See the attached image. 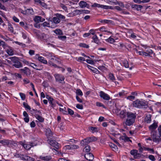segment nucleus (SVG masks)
<instances>
[{
  "instance_id": "obj_1",
  "label": "nucleus",
  "mask_w": 161,
  "mask_h": 161,
  "mask_svg": "<svg viewBox=\"0 0 161 161\" xmlns=\"http://www.w3.org/2000/svg\"><path fill=\"white\" fill-rule=\"evenodd\" d=\"M136 117V114L129 112L127 116V118L124 121V124L126 126H130L133 125Z\"/></svg>"
},
{
  "instance_id": "obj_2",
  "label": "nucleus",
  "mask_w": 161,
  "mask_h": 161,
  "mask_svg": "<svg viewBox=\"0 0 161 161\" xmlns=\"http://www.w3.org/2000/svg\"><path fill=\"white\" fill-rule=\"evenodd\" d=\"M133 104L134 107L139 108H146L148 107L147 102L138 99L134 101Z\"/></svg>"
},
{
  "instance_id": "obj_3",
  "label": "nucleus",
  "mask_w": 161,
  "mask_h": 161,
  "mask_svg": "<svg viewBox=\"0 0 161 161\" xmlns=\"http://www.w3.org/2000/svg\"><path fill=\"white\" fill-rule=\"evenodd\" d=\"M97 140V138L94 136L87 137L81 141L80 144L81 146H84L87 145L89 143Z\"/></svg>"
},
{
  "instance_id": "obj_4",
  "label": "nucleus",
  "mask_w": 161,
  "mask_h": 161,
  "mask_svg": "<svg viewBox=\"0 0 161 161\" xmlns=\"http://www.w3.org/2000/svg\"><path fill=\"white\" fill-rule=\"evenodd\" d=\"M151 136L153 137V141L155 142H158L160 141V136H159L157 132L154 130H152Z\"/></svg>"
},
{
  "instance_id": "obj_5",
  "label": "nucleus",
  "mask_w": 161,
  "mask_h": 161,
  "mask_svg": "<svg viewBox=\"0 0 161 161\" xmlns=\"http://www.w3.org/2000/svg\"><path fill=\"white\" fill-rule=\"evenodd\" d=\"M19 60L18 58L16 57H12L8 58V59H6V61L9 64H13L16 63Z\"/></svg>"
},
{
  "instance_id": "obj_6",
  "label": "nucleus",
  "mask_w": 161,
  "mask_h": 161,
  "mask_svg": "<svg viewBox=\"0 0 161 161\" xmlns=\"http://www.w3.org/2000/svg\"><path fill=\"white\" fill-rule=\"evenodd\" d=\"M59 61L58 59L56 58H51L50 60L49 61L48 63L51 65L54 66L55 67H57V66L56 64L58 63Z\"/></svg>"
},
{
  "instance_id": "obj_7",
  "label": "nucleus",
  "mask_w": 161,
  "mask_h": 161,
  "mask_svg": "<svg viewBox=\"0 0 161 161\" xmlns=\"http://www.w3.org/2000/svg\"><path fill=\"white\" fill-rule=\"evenodd\" d=\"M54 76L55 78L56 81L59 82L60 83H62V82L64 81V76L60 74H55Z\"/></svg>"
},
{
  "instance_id": "obj_8",
  "label": "nucleus",
  "mask_w": 161,
  "mask_h": 161,
  "mask_svg": "<svg viewBox=\"0 0 161 161\" xmlns=\"http://www.w3.org/2000/svg\"><path fill=\"white\" fill-rule=\"evenodd\" d=\"M100 97L106 100H109L110 99L109 96L103 91H100L99 92Z\"/></svg>"
},
{
  "instance_id": "obj_9",
  "label": "nucleus",
  "mask_w": 161,
  "mask_h": 161,
  "mask_svg": "<svg viewBox=\"0 0 161 161\" xmlns=\"http://www.w3.org/2000/svg\"><path fill=\"white\" fill-rule=\"evenodd\" d=\"M49 144L56 149H58L60 147L59 143L54 140H48Z\"/></svg>"
},
{
  "instance_id": "obj_10",
  "label": "nucleus",
  "mask_w": 161,
  "mask_h": 161,
  "mask_svg": "<svg viewBox=\"0 0 161 161\" xmlns=\"http://www.w3.org/2000/svg\"><path fill=\"white\" fill-rule=\"evenodd\" d=\"M129 112L126 111L125 110L121 111L119 114V117L122 119H125Z\"/></svg>"
},
{
  "instance_id": "obj_11",
  "label": "nucleus",
  "mask_w": 161,
  "mask_h": 161,
  "mask_svg": "<svg viewBox=\"0 0 161 161\" xmlns=\"http://www.w3.org/2000/svg\"><path fill=\"white\" fill-rule=\"evenodd\" d=\"M20 70L21 72L24 73L27 76L31 75V72L30 70L26 67H25L23 69H20Z\"/></svg>"
},
{
  "instance_id": "obj_12",
  "label": "nucleus",
  "mask_w": 161,
  "mask_h": 161,
  "mask_svg": "<svg viewBox=\"0 0 161 161\" xmlns=\"http://www.w3.org/2000/svg\"><path fill=\"white\" fill-rule=\"evenodd\" d=\"M85 158L89 161H92L94 159L93 155L91 153H87L85 155Z\"/></svg>"
},
{
  "instance_id": "obj_13",
  "label": "nucleus",
  "mask_w": 161,
  "mask_h": 161,
  "mask_svg": "<svg viewBox=\"0 0 161 161\" xmlns=\"http://www.w3.org/2000/svg\"><path fill=\"white\" fill-rule=\"evenodd\" d=\"M92 7H98L108 9L109 6L101 5L97 3H95L92 5Z\"/></svg>"
},
{
  "instance_id": "obj_14",
  "label": "nucleus",
  "mask_w": 161,
  "mask_h": 161,
  "mask_svg": "<svg viewBox=\"0 0 161 161\" xmlns=\"http://www.w3.org/2000/svg\"><path fill=\"white\" fill-rule=\"evenodd\" d=\"M87 67L91 70L93 72L97 74H99L100 71L96 68H94L88 64L86 65Z\"/></svg>"
},
{
  "instance_id": "obj_15",
  "label": "nucleus",
  "mask_w": 161,
  "mask_h": 161,
  "mask_svg": "<svg viewBox=\"0 0 161 161\" xmlns=\"http://www.w3.org/2000/svg\"><path fill=\"white\" fill-rule=\"evenodd\" d=\"M40 158L44 161H49L52 159V157L50 155H47L45 156H40Z\"/></svg>"
},
{
  "instance_id": "obj_16",
  "label": "nucleus",
  "mask_w": 161,
  "mask_h": 161,
  "mask_svg": "<svg viewBox=\"0 0 161 161\" xmlns=\"http://www.w3.org/2000/svg\"><path fill=\"white\" fill-rule=\"evenodd\" d=\"M131 7L134 9L139 11L141 10L142 8L143 7L141 5L133 4L131 5Z\"/></svg>"
},
{
  "instance_id": "obj_17",
  "label": "nucleus",
  "mask_w": 161,
  "mask_h": 161,
  "mask_svg": "<svg viewBox=\"0 0 161 161\" xmlns=\"http://www.w3.org/2000/svg\"><path fill=\"white\" fill-rule=\"evenodd\" d=\"M79 4L80 7L81 8L87 7L88 8L89 5L87 4L86 2L84 1H81L79 3Z\"/></svg>"
},
{
  "instance_id": "obj_18",
  "label": "nucleus",
  "mask_w": 161,
  "mask_h": 161,
  "mask_svg": "<svg viewBox=\"0 0 161 161\" xmlns=\"http://www.w3.org/2000/svg\"><path fill=\"white\" fill-rule=\"evenodd\" d=\"M46 135L48 138H51L53 136V133L50 128H47L46 130Z\"/></svg>"
},
{
  "instance_id": "obj_19",
  "label": "nucleus",
  "mask_w": 161,
  "mask_h": 161,
  "mask_svg": "<svg viewBox=\"0 0 161 161\" xmlns=\"http://www.w3.org/2000/svg\"><path fill=\"white\" fill-rule=\"evenodd\" d=\"M79 14H80L79 11L78 10H76L70 13H69L68 14V16L69 17H72Z\"/></svg>"
},
{
  "instance_id": "obj_20",
  "label": "nucleus",
  "mask_w": 161,
  "mask_h": 161,
  "mask_svg": "<svg viewBox=\"0 0 161 161\" xmlns=\"http://www.w3.org/2000/svg\"><path fill=\"white\" fill-rule=\"evenodd\" d=\"M49 102L51 104V107L52 108H54L56 104L58 103V102L53 98L49 101Z\"/></svg>"
},
{
  "instance_id": "obj_21",
  "label": "nucleus",
  "mask_w": 161,
  "mask_h": 161,
  "mask_svg": "<svg viewBox=\"0 0 161 161\" xmlns=\"http://www.w3.org/2000/svg\"><path fill=\"white\" fill-rule=\"evenodd\" d=\"M144 121L147 123H150L151 121V115L148 114L146 116L144 119Z\"/></svg>"
},
{
  "instance_id": "obj_22",
  "label": "nucleus",
  "mask_w": 161,
  "mask_h": 161,
  "mask_svg": "<svg viewBox=\"0 0 161 161\" xmlns=\"http://www.w3.org/2000/svg\"><path fill=\"white\" fill-rule=\"evenodd\" d=\"M12 65L15 68H19L22 66V64L19 61V60L16 62V63L13 64Z\"/></svg>"
},
{
  "instance_id": "obj_23",
  "label": "nucleus",
  "mask_w": 161,
  "mask_h": 161,
  "mask_svg": "<svg viewBox=\"0 0 161 161\" xmlns=\"http://www.w3.org/2000/svg\"><path fill=\"white\" fill-rule=\"evenodd\" d=\"M36 118L40 122H43L44 121V118L38 114H36L35 116Z\"/></svg>"
},
{
  "instance_id": "obj_24",
  "label": "nucleus",
  "mask_w": 161,
  "mask_h": 161,
  "mask_svg": "<svg viewBox=\"0 0 161 161\" xmlns=\"http://www.w3.org/2000/svg\"><path fill=\"white\" fill-rule=\"evenodd\" d=\"M38 60L44 64H47V60L45 59L42 56H39L38 58Z\"/></svg>"
},
{
  "instance_id": "obj_25",
  "label": "nucleus",
  "mask_w": 161,
  "mask_h": 161,
  "mask_svg": "<svg viewBox=\"0 0 161 161\" xmlns=\"http://www.w3.org/2000/svg\"><path fill=\"white\" fill-rule=\"evenodd\" d=\"M0 143L3 145H8L9 144V142L8 140L4 139L0 140Z\"/></svg>"
},
{
  "instance_id": "obj_26",
  "label": "nucleus",
  "mask_w": 161,
  "mask_h": 161,
  "mask_svg": "<svg viewBox=\"0 0 161 161\" xmlns=\"http://www.w3.org/2000/svg\"><path fill=\"white\" fill-rule=\"evenodd\" d=\"M157 124L156 123H153L149 127V129L152 130H154L156 129L157 127Z\"/></svg>"
},
{
  "instance_id": "obj_27",
  "label": "nucleus",
  "mask_w": 161,
  "mask_h": 161,
  "mask_svg": "<svg viewBox=\"0 0 161 161\" xmlns=\"http://www.w3.org/2000/svg\"><path fill=\"white\" fill-rule=\"evenodd\" d=\"M24 157L25 160L26 161H34L35 160L34 158L31 157L26 155H25Z\"/></svg>"
},
{
  "instance_id": "obj_28",
  "label": "nucleus",
  "mask_w": 161,
  "mask_h": 161,
  "mask_svg": "<svg viewBox=\"0 0 161 161\" xmlns=\"http://www.w3.org/2000/svg\"><path fill=\"white\" fill-rule=\"evenodd\" d=\"M53 21L55 24H57L59 23L60 22V20L59 19L58 16H56V17H53Z\"/></svg>"
},
{
  "instance_id": "obj_29",
  "label": "nucleus",
  "mask_w": 161,
  "mask_h": 161,
  "mask_svg": "<svg viewBox=\"0 0 161 161\" xmlns=\"http://www.w3.org/2000/svg\"><path fill=\"white\" fill-rule=\"evenodd\" d=\"M92 39L93 40V42L95 43L98 44L99 42V41L98 38L96 35H95L92 37Z\"/></svg>"
},
{
  "instance_id": "obj_30",
  "label": "nucleus",
  "mask_w": 161,
  "mask_h": 161,
  "mask_svg": "<svg viewBox=\"0 0 161 161\" xmlns=\"http://www.w3.org/2000/svg\"><path fill=\"white\" fill-rule=\"evenodd\" d=\"M91 150V147L89 145H86L83 149V151L87 153L89 152Z\"/></svg>"
},
{
  "instance_id": "obj_31",
  "label": "nucleus",
  "mask_w": 161,
  "mask_h": 161,
  "mask_svg": "<svg viewBox=\"0 0 161 161\" xmlns=\"http://www.w3.org/2000/svg\"><path fill=\"white\" fill-rule=\"evenodd\" d=\"M138 151L136 150H132L130 152V153L131 155H134L135 157L137 156V155H139V154L137 153Z\"/></svg>"
},
{
  "instance_id": "obj_32",
  "label": "nucleus",
  "mask_w": 161,
  "mask_h": 161,
  "mask_svg": "<svg viewBox=\"0 0 161 161\" xmlns=\"http://www.w3.org/2000/svg\"><path fill=\"white\" fill-rule=\"evenodd\" d=\"M54 32L58 35H62L63 34L62 31L60 29H56V30L54 31Z\"/></svg>"
},
{
  "instance_id": "obj_33",
  "label": "nucleus",
  "mask_w": 161,
  "mask_h": 161,
  "mask_svg": "<svg viewBox=\"0 0 161 161\" xmlns=\"http://www.w3.org/2000/svg\"><path fill=\"white\" fill-rule=\"evenodd\" d=\"M105 40L107 42H108L110 43H112L115 42V40L111 38V37H109L108 39H106Z\"/></svg>"
},
{
  "instance_id": "obj_34",
  "label": "nucleus",
  "mask_w": 161,
  "mask_h": 161,
  "mask_svg": "<svg viewBox=\"0 0 161 161\" xmlns=\"http://www.w3.org/2000/svg\"><path fill=\"white\" fill-rule=\"evenodd\" d=\"M8 30L11 32H13L14 31L13 27L12 26V24L8 23Z\"/></svg>"
},
{
  "instance_id": "obj_35",
  "label": "nucleus",
  "mask_w": 161,
  "mask_h": 161,
  "mask_svg": "<svg viewBox=\"0 0 161 161\" xmlns=\"http://www.w3.org/2000/svg\"><path fill=\"white\" fill-rule=\"evenodd\" d=\"M115 5L118 4L119 5L121 8H124L125 7V6L124 4L123 3L120 1H118L116 0V1L115 3Z\"/></svg>"
},
{
  "instance_id": "obj_36",
  "label": "nucleus",
  "mask_w": 161,
  "mask_h": 161,
  "mask_svg": "<svg viewBox=\"0 0 161 161\" xmlns=\"http://www.w3.org/2000/svg\"><path fill=\"white\" fill-rule=\"evenodd\" d=\"M41 16H36L34 19V20L36 22H41Z\"/></svg>"
},
{
  "instance_id": "obj_37",
  "label": "nucleus",
  "mask_w": 161,
  "mask_h": 161,
  "mask_svg": "<svg viewBox=\"0 0 161 161\" xmlns=\"http://www.w3.org/2000/svg\"><path fill=\"white\" fill-rule=\"evenodd\" d=\"M89 129L90 130L92 131V132L93 133H94L95 132H98V129L97 127H90Z\"/></svg>"
},
{
  "instance_id": "obj_38",
  "label": "nucleus",
  "mask_w": 161,
  "mask_h": 161,
  "mask_svg": "<svg viewBox=\"0 0 161 161\" xmlns=\"http://www.w3.org/2000/svg\"><path fill=\"white\" fill-rule=\"evenodd\" d=\"M7 52L9 55H12L14 54V51L13 50L10 48L7 50Z\"/></svg>"
},
{
  "instance_id": "obj_39",
  "label": "nucleus",
  "mask_w": 161,
  "mask_h": 161,
  "mask_svg": "<svg viewBox=\"0 0 161 161\" xmlns=\"http://www.w3.org/2000/svg\"><path fill=\"white\" fill-rule=\"evenodd\" d=\"M23 147L25 149L27 150H30L31 147V146H30L28 143L26 144H24Z\"/></svg>"
},
{
  "instance_id": "obj_40",
  "label": "nucleus",
  "mask_w": 161,
  "mask_h": 161,
  "mask_svg": "<svg viewBox=\"0 0 161 161\" xmlns=\"http://www.w3.org/2000/svg\"><path fill=\"white\" fill-rule=\"evenodd\" d=\"M109 78L112 81H114L115 80L113 74L110 73L109 74Z\"/></svg>"
},
{
  "instance_id": "obj_41",
  "label": "nucleus",
  "mask_w": 161,
  "mask_h": 161,
  "mask_svg": "<svg viewBox=\"0 0 161 161\" xmlns=\"http://www.w3.org/2000/svg\"><path fill=\"white\" fill-rule=\"evenodd\" d=\"M106 28L104 26H102V27L100 28L99 30L102 31H104L105 32H108L110 33H112V32H110V31H108L106 30Z\"/></svg>"
},
{
  "instance_id": "obj_42",
  "label": "nucleus",
  "mask_w": 161,
  "mask_h": 161,
  "mask_svg": "<svg viewBox=\"0 0 161 161\" xmlns=\"http://www.w3.org/2000/svg\"><path fill=\"white\" fill-rule=\"evenodd\" d=\"M30 66L33 68L34 69H36V70H39V69L38 68V66L33 63H31L30 64Z\"/></svg>"
},
{
  "instance_id": "obj_43",
  "label": "nucleus",
  "mask_w": 161,
  "mask_h": 161,
  "mask_svg": "<svg viewBox=\"0 0 161 161\" xmlns=\"http://www.w3.org/2000/svg\"><path fill=\"white\" fill-rule=\"evenodd\" d=\"M79 45L80 47L86 48H88L89 47V46L88 45H87L84 43H80Z\"/></svg>"
},
{
  "instance_id": "obj_44",
  "label": "nucleus",
  "mask_w": 161,
  "mask_h": 161,
  "mask_svg": "<svg viewBox=\"0 0 161 161\" xmlns=\"http://www.w3.org/2000/svg\"><path fill=\"white\" fill-rule=\"evenodd\" d=\"M56 16H58V17L59 19H65V17L60 14H57Z\"/></svg>"
},
{
  "instance_id": "obj_45",
  "label": "nucleus",
  "mask_w": 161,
  "mask_h": 161,
  "mask_svg": "<svg viewBox=\"0 0 161 161\" xmlns=\"http://www.w3.org/2000/svg\"><path fill=\"white\" fill-rule=\"evenodd\" d=\"M124 66L126 68H128L129 64L128 62L126 60H124L123 62Z\"/></svg>"
},
{
  "instance_id": "obj_46",
  "label": "nucleus",
  "mask_w": 161,
  "mask_h": 161,
  "mask_svg": "<svg viewBox=\"0 0 161 161\" xmlns=\"http://www.w3.org/2000/svg\"><path fill=\"white\" fill-rule=\"evenodd\" d=\"M138 53L139 54L141 55L145 56H148V55L147 54V52H142V51H139Z\"/></svg>"
},
{
  "instance_id": "obj_47",
  "label": "nucleus",
  "mask_w": 161,
  "mask_h": 161,
  "mask_svg": "<svg viewBox=\"0 0 161 161\" xmlns=\"http://www.w3.org/2000/svg\"><path fill=\"white\" fill-rule=\"evenodd\" d=\"M70 147H71V149H76L79 148V146L78 145L75 144L70 145Z\"/></svg>"
},
{
  "instance_id": "obj_48",
  "label": "nucleus",
  "mask_w": 161,
  "mask_h": 161,
  "mask_svg": "<svg viewBox=\"0 0 161 161\" xmlns=\"http://www.w3.org/2000/svg\"><path fill=\"white\" fill-rule=\"evenodd\" d=\"M76 60L78 62H81L82 61H85V58L82 57H79L77 58H76Z\"/></svg>"
},
{
  "instance_id": "obj_49",
  "label": "nucleus",
  "mask_w": 161,
  "mask_h": 161,
  "mask_svg": "<svg viewBox=\"0 0 161 161\" xmlns=\"http://www.w3.org/2000/svg\"><path fill=\"white\" fill-rule=\"evenodd\" d=\"M23 105L24 107H25L26 108H27L29 110L31 109L29 105H28L27 103H25V102L23 103Z\"/></svg>"
},
{
  "instance_id": "obj_50",
  "label": "nucleus",
  "mask_w": 161,
  "mask_h": 161,
  "mask_svg": "<svg viewBox=\"0 0 161 161\" xmlns=\"http://www.w3.org/2000/svg\"><path fill=\"white\" fill-rule=\"evenodd\" d=\"M15 43L23 47H25L26 46L25 44H23L21 42H19L18 41L15 42Z\"/></svg>"
},
{
  "instance_id": "obj_51",
  "label": "nucleus",
  "mask_w": 161,
  "mask_h": 161,
  "mask_svg": "<svg viewBox=\"0 0 161 161\" xmlns=\"http://www.w3.org/2000/svg\"><path fill=\"white\" fill-rule=\"evenodd\" d=\"M76 93L77 95L80 96H82L83 95V93L81 90L80 89L77 90Z\"/></svg>"
},
{
  "instance_id": "obj_52",
  "label": "nucleus",
  "mask_w": 161,
  "mask_h": 161,
  "mask_svg": "<svg viewBox=\"0 0 161 161\" xmlns=\"http://www.w3.org/2000/svg\"><path fill=\"white\" fill-rule=\"evenodd\" d=\"M19 94L22 100H25V95L24 93H20Z\"/></svg>"
},
{
  "instance_id": "obj_53",
  "label": "nucleus",
  "mask_w": 161,
  "mask_h": 161,
  "mask_svg": "<svg viewBox=\"0 0 161 161\" xmlns=\"http://www.w3.org/2000/svg\"><path fill=\"white\" fill-rule=\"evenodd\" d=\"M31 87H32V88L33 89V91L35 92V95H36V97H38V95H37V93L36 92V91L35 90V89L34 86V84L32 83H31Z\"/></svg>"
},
{
  "instance_id": "obj_54",
  "label": "nucleus",
  "mask_w": 161,
  "mask_h": 161,
  "mask_svg": "<svg viewBox=\"0 0 161 161\" xmlns=\"http://www.w3.org/2000/svg\"><path fill=\"white\" fill-rule=\"evenodd\" d=\"M68 114H69L70 115H72L74 114V111L69 108H68Z\"/></svg>"
},
{
  "instance_id": "obj_55",
  "label": "nucleus",
  "mask_w": 161,
  "mask_h": 161,
  "mask_svg": "<svg viewBox=\"0 0 161 161\" xmlns=\"http://www.w3.org/2000/svg\"><path fill=\"white\" fill-rule=\"evenodd\" d=\"M0 46H2L3 47L6 46V44L4 42L0 40Z\"/></svg>"
},
{
  "instance_id": "obj_56",
  "label": "nucleus",
  "mask_w": 161,
  "mask_h": 161,
  "mask_svg": "<svg viewBox=\"0 0 161 161\" xmlns=\"http://www.w3.org/2000/svg\"><path fill=\"white\" fill-rule=\"evenodd\" d=\"M148 158L153 161H155V158L154 156L152 155L149 156Z\"/></svg>"
},
{
  "instance_id": "obj_57",
  "label": "nucleus",
  "mask_w": 161,
  "mask_h": 161,
  "mask_svg": "<svg viewBox=\"0 0 161 161\" xmlns=\"http://www.w3.org/2000/svg\"><path fill=\"white\" fill-rule=\"evenodd\" d=\"M146 52H147V54L148 55V56H150L153 53V51L151 49L146 50Z\"/></svg>"
},
{
  "instance_id": "obj_58",
  "label": "nucleus",
  "mask_w": 161,
  "mask_h": 161,
  "mask_svg": "<svg viewBox=\"0 0 161 161\" xmlns=\"http://www.w3.org/2000/svg\"><path fill=\"white\" fill-rule=\"evenodd\" d=\"M58 38L63 41H64L66 40V36H59L58 37Z\"/></svg>"
},
{
  "instance_id": "obj_59",
  "label": "nucleus",
  "mask_w": 161,
  "mask_h": 161,
  "mask_svg": "<svg viewBox=\"0 0 161 161\" xmlns=\"http://www.w3.org/2000/svg\"><path fill=\"white\" fill-rule=\"evenodd\" d=\"M76 107L79 109H82L83 108V106L81 104H77L76 106Z\"/></svg>"
},
{
  "instance_id": "obj_60",
  "label": "nucleus",
  "mask_w": 161,
  "mask_h": 161,
  "mask_svg": "<svg viewBox=\"0 0 161 161\" xmlns=\"http://www.w3.org/2000/svg\"><path fill=\"white\" fill-rule=\"evenodd\" d=\"M86 62L88 63L89 64H94V62L93 60H92L87 59L86 60Z\"/></svg>"
},
{
  "instance_id": "obj_61",
  "label": "nucleus",
  "mask_w": 161,
  "mask_h": 161,
  "mask_svg": "<svg viewBox=\"0 0 161 161\" xmlns=\"http://www.w3.org/2000/svg\"><path fill=\"white\" fill-rule=\"evenodd\" d=\"M96 105L98 107H103L104 108H105L103 104L99 102H97L96 103Z\"/></svg>"
},
{
  "instance_id": "obj_62",
  "label": "nucleus",
  "mask_w": 161,
  "mask_h": 161,
  "mask_svg": "<svg viewBox=\"0 0 161 161\" xmlns=\"http://www.w3.org/2000/svg\"><path fill=\"white\" fill-rule=\"evenodd\" d=\"M40 4L43 8H47V5L44 3L42 2Z\"/></svg>"
},
{
  "instance_id": "obj_63",
  "label": "nucleus",
  "mask_w": 161,
  "mask_h": 161,
  "mask_svg": "<svg viewBox=\"0 0 161 161\" xmlns=\"http://www.w3.org/2000/svg\"><path fill=\"white\" fill-rule=\"evenodd\" d=\"M0 8L1 9L6 10V8L1 3H0Z\"/></svg>"
},
{
  "instance_id": "obj_64",
  "label": "nucleus",
  "mask_w": 161,
  "mask_h": 161,
  "mask_svg": "<svg viewBox=\"0 0 161 161\" xmlns=\"http://www.w3.org/2000/svg\"><path fill=\"white\" fill-rule=\"evenodd\" d=\"M23 81L24 82V84H28L30 82V80L27 78L24 79Z\"/></svg>"
}]
</instances>
